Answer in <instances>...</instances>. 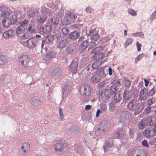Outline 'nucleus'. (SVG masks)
Segmentation results:
<instances>
[{
	"mask_svg": "<svg viewBox=\"0 0 156 156\" xmlns=\"http://www.w3.org/2000/svg\"><path fill=\"white\" fill-rule=\"evenodd\" d=\"M73 30L70 32L68 36V38L72 41H74L80 37V30L82 24H76L72 25Z\"/></svg>",
	"mask_w": 156,
	"mask_h": 156,
	"instance_id": "1",
	"label": "nucleus"
},
{
	"mask_svg": "<svg viewBox=\"0 0 156 156\" xmlns=\"http://www.w3.org/2000/svg\"><path fill=\"white\" fill-rule=\"evenodd\" d=\"M138 95V92L136 90H129L127 89L125 90L123 92L122 104H125L127 101L132 97L134 98Z\"/></svg>",
	"mask_w": 156,
	"mask_h": 156,
	"instance_id": "2",
	"label": "nucleus"
},
{
	"mask_svg": "<svg viewBox=\"0 0 156 156\" xmlns=\"http://www.w3.org/2000/svg\"><path fill=\"white\" fill-rule=\"evenodd\" d=\"M77 42L79 44V50L81 52L85 51L89 44L88 39H86L84 35H82L79 37Z\"/></svg>",
	"mask_w": 156,
	"mask_h": 156,
	"instance_id": "3",
	"label": "nucleus"
},
{
	"mask_svg": "<svg viewBox=\"0 0 156 156\" xmlns=\"http://www.w3.org/2000/svg\"><path fill=\"white\" fill-rule=\"evenodd\" d=\"M154 123L153 121L152 118L150 117L146 118H144L140 121L138 126L140 129H143L147 126H151L153 125Z\"/></svg>",
	"mask_w": 156,
	"mask_h": 156,
	"instance_id": "4",
	"label": "nucleus"
},
{
	"mask_svg": "<svg viewBox=\"0 0 156 156\" xmlns=\"http://www.w3.org/2000/svg\"><path fill=\"white\" fill-rule=\"evenodd\" d=\"M38 40L34 36L31 37L25 41L27 47L29 49H33L36 48L38 45Z\"/></svg>",
	"mask_w": 156,
	"mask_h": 156,
	"instance_id": "5",
	"label": "nucleus"
},
{
	"mask_svg": "<svg viewBox=\"0 0 156 156\" xmlns=\"http://www.w3.org/2000/svg\"><path fill=\"white\" fill-rule=\"evenodd\" d=\"M44 49L46 52L45 60L47 61L50 60L55 55V53L51 48L45 47Z\"/></svg>",
	"mask_w": 156,
	"mask_h": 156,
	"instance_id": "6",
	"label": "nucleus"
},
{
	"mask_svg": "<svg viewBox=\"0 0 156 156\" xmlns=\"http://www.w3.org/2000/svg\"><path fill=\"white\" fill-rule=\"evenodd\" d=\"M65 146H66V144L64 141L61 140L58 141V142L56 143L54 146L55 150L56 151H62V149Z\"/></svg>",
	"mask_w": 156,
	"mask_h": 156,
	"instance_id": "7",
	"label": "nucleus"
},
{
	"mask_svg": "<svg viewBox=\"0 0 156 156\" xmlns=\"http://www.w3.org/2000/svg\"><path fill=\"white\" fill-rule=\"evenodd\" d=\"M52 27L51 25H47L44 27H41L40 28V31L41 34H43L50 35Z\"/></svg>",
	"mask_w": 156,
	"mask_h": 156,
	"instance_id": "8",
	"label": "nucleus"
},
{
	"mask_svg": "<svg viewBox=\"0 0 156 156\" xmlns=\"http://www.w3.org/2000/svg\"><path fill=\"white\" fill-rule=\"evenodd\" d=\"M31 104L33 108H37L42 104V101L37 97H34L32 98Z\"/></svg>",
	"mask_w": 156,
	"mask_h": 156,
	"instance_id": "9",
	"label": "nucleus"
},
{
	"mask_svg": "<svg viewBox=\"0 0 156 156\" xmlns=\"http://www.w3.org/2000/svg\"><path fill=\"white\" fill-rule=\"evenodd\" d=\"M147 90V87H144L141 90L140 92L139 97L141 100H145L148 98Z\"/></svg>",
	"mask_w": 156,
	"mask_h": 156,
	"instance_id": "10",
	"label": "nucleus"
},
{
	"mask_svg": "<svg viewBox=\"0 0 156 156\" xmlns=\"http://www.w3.org/2000/svg\"><path fill=\"white\" fill-rule=\"evenodd\" d=\"M126 133L122 128H119L114 133V135L113 137L115 138H119L120 137L123 136Z\"/></svg>",
	"mask_w": 156,
	"mask_h": 156,
	"instance_id": "11",
	"label": "nucleus"
},
{
	"mask_svg": "<svg viewBox=\"0 0 156 156\" xmlns=\"http://www.w3.org/2000/svg\"><path fill=\"white\" fill-rule=\"evenodd\" d=\"M138 101L134 99L131 100L127 105V108L131 111H134Z\"/></svg>",
	"mask_w": 156,
	"mask_h": 156,
	"instance_id": "12",
	"label": "nucleus"
},
{
	"mask_svg": "<svg viewBox=\"0 0 156 156\" xmlns=\"http://www.w3.org/2000/svg\"><path fill=\"white\" fill-rule=\"evenodd\" d=\"M78 63L76 61L73 60L69 66V69L71 71L77 72L78 69Z\"/></svg>",
	"mask_w": 156,
	"mask_h": 156,
	"instance_id": "13",
	"label": "nucleus"
},
{
	"mask_svg": "<svg viewBox=\"0 0 156 156\" xmlns=\"http://www.w3.org/2000/svg\"><path fill=\"white\" fill-rule=\"evenodd\" d=\"M61 70L58 66H55L52 69L51 72V75L52 76H58L61 75Z\"/></svg>",
	"mask_w": 156,
	"mask_h": 156,
	"instance_id": "14",
	"label": "nucleus"
},
{
	"mask_svg": "<svg viewBox=\"0 0 156 156\" xmlns=\"http://www.w3.org/2000/svg\"><path fill=\"white\" fill-rule=\"evenodd\" d=\"M83 88L84 94L86 96L89 97L90 95L91 91V88L88 84H84L81 87V89Z\"/></svg>",
	"mask_w": 156,
	"mask_h": 156,
	"instance_id": "15",
	"label": "nucleus"
},
{
	"mask_svg": "<svg viewBox=\"0 0 156 156\" xmlns=\"http://www.w3.org/2000/svg\"><path fill=\"white\" fill-rule=\"evenodd\" d=\"M69 42L67 39H64L59 42L57 45V47L60 49L65 48L68 44Z\"/></svg>",
	"mask_w": 156,
	"mask_h": 156,
	"instance_id": "16",
	"label": "nucleus"
},
{
	"mask_svg": "<svg viewBox=\"0 0 156 156\" xmlns=\"http://www.w3.org/2000/svg\"><path fill=\"white\" fill-rule=\"evenodd\" d=\"M144 108V104L141 103H140L138 101L134 111L136 112L139 113L143 110Z\"/></svg>",
	"mask_w": 156,
	"mask_h": 156,
	"instance_id": "17",
	"label": "nucleus"
},
{
	"mask_svg": "<svg viewBox=\"0 0 156 156\" xmlns=\"http://www.w3.org/2000/svg\"><path fill=\"white\" fill-rule=\"evenodd\" d=\"M68 130L72 133H77L80 132V129L77 126L72 125L69 128Z\"/></svg>",
	"mask_w": 156,
	"mask_h": 156,
	"instance_id": "18",
	"label": "nucleus"
},
{
	"mask_svg": "<svg viewBox=\"0 0 156 156\" xmlns=\"http://www.w3.org/2000/svg\"><path fill=\"white\" fill-rule=\"evenodd\" d=\"M113 140L112 138L109 139V140L106 141L105 145L103 146V148L105 152L108 150V149L111 147L113 146Z\"/></svg>",
	"mask_w": 156,
	"mask_h": 156,
	"instance_id": "19",
	"label": "nucleus"
},
{
	"mask_svg": "<svg viewBox=\"0 0 156 156\" xmlns=\"http://www.w3.org/2000/svg\"><path fill=\"white\" fill-rule=\"evenodd\" d=\"M75 47L72 44H69L65 49V51L67 54H72L74 52Z\"/></svg>",
	"mask_w": 156,
	"mask_h": 156,
	"instance_id": "20",
	"label": "nucleus"
},
{
	"mask_svg": "<svg viewBox=\"0 0 156 156\" xmlns=\"http://www.w3.org/2000/svg\"><path fill=\"white\" fill-rule=\"evenodd\" d=\"M105 68L104 66L100 68L98 70L96 73H95L97 75H98L101 79L104 78L106 76L104 73V69Z\"/></svg>",
	"mask_w": 156,
	"mask_h": 156,
	"instance_id": "21",
	"label": "nucleus"
},
{
	"mask_svg": "<svg viewBox=\"0 0 156 156\" xmlns=\"http://www.w3.org/2000/svg\"><path fill=\"white\" fill-rule=\"evenodd\" d=\"M21 149L24 153L28 152L30 150V145L27 142H25L22 144Z\"/></svg>",
	"mask_w": 156,
	"mask_h": 156,
	"instance_id": "22",
	"label": "nucleus"
},
{
	"mask_svg": "<svg viewBox=\"0 0 156 156\" xmlns=\"http://www.w3.org/2000/svg\"><path fill=\"white\" fill-rule=\"evenodd\" d=\"M60 20V18H57L54 16L50 20L51 24L55 27H56L58 25Z\"/></svg>",
	"mask_w": 156,
	"mask_h": 156,
	"instance_id": "23",
	"label": "nucleus"
},
{
	"mask_svg": "<svg viewBox=\"0 0 156 156\" xmlns=\"http://www.w3.org/2000/svg\"><path fill=\"white\" fill-rule=\"evenodd\" d=\"M41 12L43 14V15H44L45 16L47 17L49 16L51 13V10L48 8L43 7L41 9Z\"/></svg>",
	"mask_w": 156,
	"mask_h": 156,
	"instance_id": "24",
	"label": "nucleus"
},
{
	"mask_svg": "<svg viewBox=\"0 0 156 156\" xmlns=\"http://www.w3.org/2000/svg\"><path fill=\"white\" fill-rule=\"evenodd\" d=\"M105 57V55L102 53L96 52L92 55L93 58L95 60L101 59Z\"/></svg>",
	"mask_w": 156,
	"mask_h": 156,
	"instance_id": "25",
	"label": "nucleus"
},
{
	"mask_svg": "<svg viewBox=\"0 0 156 156\" xmlns=\"http://www.w3.org/2000/svg\"><path fill=\"white\" fill-rule=\"evenodd\" d=\"M154 86H149L147 88V92L148 94V98L153 96L156 92V90L154 89Z\"/></svg>",
	"mask_w": 156,
	"mask_h": 156,
	"instance_id": "26",
	"label": "nucleus"
},
{
	"mask_svg": "<svg viewBox=\"0 0 156 156\" xmlns=\"http://www.w3.org/2000/svg\"><path fill=\"white\" fill-rule=\"evenodd\" d=\"M118 89V88L111 86L109 88L106 89L105 91H107L109 94L112 96L116 92Z\"/></svg>",
	"mask_w": 156,
	"mask_h": 156,
	"instance_id": "27",
	"label": "nucleus"
},
{
	"mask_svg": "<svg viewBox=\"0 0 156 156\" xmlns=\"http://www.w3.org/2000/svg\"><path fill=\"white\" fill-rule=\"evenodd\" d=\"M67 16L68 17L71 23L75 22V21L77 18V16L73 13L69 12L66 14Z\"/></svg>",
	"mask_w": 156,
	"mask_h": 156,
	"instance_id": "28",
	"label": "nucleus"
},
{
	"mask_svg": "<svg viewBox=\"0 0 156 156\" xmlns=\"http://www.w3.org/2000/svg\"><path fill=\"white\" fill-rule=\"evenodd\" d=\"M131 81H130L129 80L126 79V78L124 77L122 80V82L125 87L126 90L128 89L131 85Z\"/></svg>",
	"mask_w": 156,
	"mask_h": 156,
	"instance_id": "29",
	"label": "nucleus"
},
{
	"mask_svg": "<svg viewBox=\"0 0 156 156\" xmlns=\"http://www.w3.org/2000/svg\"><path fill=\"white\" fill-rule=\"evenodd\" d=\"M9 18L4 19L2 21L3 26L5 27L8 28L12 25V23L9 21Z\"/></svg>",
	"mask_w": 156,
	"mask_h": 156,
	"instance_id": "30",
	"label": "nucleus"
},
{
	"mask_svg": "<svg viewBox=\"0 0 156 156\" xmlns=\"http://www.w3.org/2000/svg\"><path fill=\"white\" fill-rule=\"evenodd\" d=\"M122 94H121L120 92L118 91L114 94V99L117 102H119L122 99Z\"/></svg>",
	"mask_w": 156,
	"mask_h": 156,
	"instance_id": "31",
	"label": "nucleus"
},
{
	"mask_svg": "<svg viewBox=\"0 0 156 156\" xmlns=\"http://www.w3.org/2000/svg\"><path fill=\"white\" fill-rule=\"evenodd\" d=\"M22 57L23 59L25 62V63L24 64L23 66L25 67H28L29 66L28 62H30V58L27 55H25L20 57V58Z\"/></svg>",
	"mask_w": 156,
	"mask_h": 156,
	"instance_id": "32",
	"label": "nucleus"
},
{
	"mask_svg": "<svg viewBox=\"0 0 156 156\" xmlns=\"http://www.w3.org/2000/svg\"><path fill=\"white\" fill-rule=\"evenodd\" d=\"M101 80V79L95 73L91 78V81L95 84L100 81Z\"/></svg>",
	"mask_w": 156,
	"mask_h": 156,
	"instance_id": "33",
	"label": "nucleus"
},
{
	"mask_svg": "<svg viewBox=\"0 0 156 156\" xmlns=\"http://www.w3.org/2000/svg\"><path fill=\"white\" fill-rule=\"evenodd\" d=\"M61 22L64 25H68L71 23L68 17L67 16L66 14L61 20Z\"/></svg>",
	"mask_w": 156,
	"mask_h": 156,
	"instance_id": "34",
	"label": "nucleus"
},
{
	"mask_svg": "<svg viewBox=\"0 0 156 156\" xmlns=\"http://www.w3.org/2000/svg\"><path fill=\"white\" fill-rule=\"evenodd\" d=\"M120 83V81L119 79H116L111 82V83L112 84V86H114V87H116L117 88H118Z\"/></svg>",
	"mask_w": 156,
	"mask_h": 156,
	"instance_id": "35",
	"label": "nucleus"
},
{
	"mask_svg": "<svg viewBox=\"0 0 156 156\" xmlns=\"http://www.w3.org/2000/svg\"><path fill=\"white\" fill-rule=\"evenodd\" d=\"M9 19V21L12 23V25H14L16 22L17 16L13 14L12 15Z\"/></svg>",
	"mask_w": 156,
	"mask_h": 156,
	"instance_id": "36",
	"label": "nucleus"
},
{
	"mask_svg": "<svg viewBox=\"0 0 156 156\" xmlns=\"http://www.w3.org/2000/svg\"><path fill=\"white\" fill-rule=\"evenodd\" d=\"M100 37L99 35L95 33L90 35V39L92 40L97 41L99 39Z\"/></svg>",
	"mask_w": 156,
	"mask_h": 156,
	"instance_id": "37",
	"label": "nucleus"
},
{
	"mask_svg": "<svg viewBox=\"0 0 156 156\" xmlns=\"http://www.w3.org/2000/svg\"><path fill=\"white\" fill-rule=\"evenodd\" d=\"M64 10L61 7L60 8V10L57 12H56L54 16L57 17V18H60V17L62 16L63 15Z\"/></svg>",
	"mask_w": 156,
	"mask_h": 156,
	"instance_id": "38",
	"label": "nucleus"
},
{
	"mask_svg": "<svg viewBox=\"0 0 156 156\" xmlns=\"http://www.w3.org/2000/svg\"><path fill=\"white\" fill-rule=\"evenodd\" d=\"M46 20V17L42 15L39 16L38 19H37V22L40 23H43Z\"/></svg>",
	"mask_w": 156,
	"mask_h": 156,
	"instance_id": "39",
	"label": "nucleus"
},
{
	"mask_svg": "<svg viewBox=\"0 0 156 156\" xmlns=\"http://www.w3.org/2000/svg\"><path fill=\"white\" fill-rule=\"evenodd\" d=\"M104 94L105 96L104 99V100L106 102L109 101H110L112 95L109 94L107 91H105Z\"/></svg>",
	"mask_w": 156,
	"mask_h": 156,
	"instance_id": "40",
	"label": "nucleus"
},
{
	"mask_svg": "<svg viewBox=\"0 0 156 156\" xmlns=\"http://www.w3.org/2000/svg\"><path fill=\"white\" fill-rule=\"evenodd\" d=\"M25 31V29H23L19 27H17L16 30V33L19 35L24 33Z\"/></svg>",
	"mask_w": 156,
	"mask_h": 156,
	"instance_id": "41",
	"label": "nucleus"
},
{
	"mask_svg": "<svg viewBox=\"0 0 156 156\" xmlns=\"http://www.w3.org/2000/svg\"><path fill=\"white\" fill-rule=\"evenodd\" d=\"M12 30H9L8 31H6L4 32V34L3 36L5 38H8L10 37L11 36H12Z\"/></svg>",
	"mask_w": 156,
	"mask_h": 156,
	"instance_id": "42",
	"label": "nucleus"
},
{
	"mask_svg": "<svg viewBox=\"0 0 156 156\" xmlns=\"http://www.w3.org/2000/svg\"><path fill=\"white\" fill-rule=\"evenodd\" d=\"M100 108L101 111L105 112L107 110V106L106 104L101 103L100 105Z\"/></svg>",
	"mask_w": 156,
	"mask_h": 156,
	"instance_id": "43",
	"label": "nucleus"
},
{
	"mask_svg": "<svg viewBox=\"0 0 156 156\" xmlns=\"http://www.w3.org/2000/svg\"><path fill=\"white\" fill-rule=\"evenodd\" d=\"M69 29L67 27H65L61 29L62 33L64 36L66 35L69 32Z\"/></svg>",
	"mask_w": 156,
	"mask_h": 156,
	"instance_id": "44",
	"label": "nucleus"
},
{
	"mask_svg": "<svg viewBox=\"0 0 156 156\" xmlns=\"http://www.w3.org/2000/svg\"><path fill=\"white\" fill-rule=\"evenodd\" d=\"M133 42V40L131 38H128L126 41L125 45L126 47H127L129 44L132 43Z\"/></svg>",
	"mask_w": 156,
	"mask_h": 156,
	"instance_id": "45",
	"label": "nucleus"
},
{
	"mask_svg": "<svg viewBox=\"0 0 156 156\" xmlns=\"http://www.w3.org/2000/svg\"><path fill=\"white\" fill-rule=\"evenodd\" d=\"M53 37L52 35H48L47 36L46 40L48 42L51 43L53 42Z\"/></svg>",
	"mask_w": 156,
	"mask_h": 156,
	"instance_id": "46",
	"label": "nucleus"
},
{
	"mask_svg": "<svg viewBox=\"0 0 156 156\" xmlns=\"http://www.w3.org/2000/svg\"><path fill=\"white\" fill-rule=\"evenodd\" d=\"M6 58L4 56L0 54V65L4 64Z\"/></svg>",
	"mask_w": 156,
	"mask_h": 156,
	"instance_id": "47",
	"label": "nucleus"
},
{
	"mask_svg": "<svg viewBox=\"0 0 156 156\" xmlns=\"http://www.w3.org/2000/svg\"><path fill=\"white\" fill-rule=\"evenodd\" d=\"M70 88L69 86L66 85L63 87V89L62 90L63 92H64L65 93H68L69 91Z\"/></svg>",
	"mask_w": 156,
	"mask_h": 156,
	"instance_id": "48",
	"label": "nucleus"
},
{
	"mask_svg": "<svg viewBox=\"0 0 156 156\" xmlns=\"http://www.w3.org/2000/svg\"><path fill=\"white\" fill-rule=\"evenodd\" d=\"M144 56V54L142 53L138 55L136 58H135V62L137 63L139 60H140L142 57Z\"/></svg>",
	"mask_w": 156,
	"mask_h": 156,
	"instance_id": "49",
	"label": "nucleus"
},
{
	"mask_svg": "<svg viewBox=\"0 0 156 156\" xmlns=\"http://www.w3.org/2000/svg\"><path fill=\"white\" fill-rule=\"evenodd\" d=\"M132 35L134 36H138L142 37V36H144V34L143 33L141 32H137L135 33H133Z\"/></svg>",
	"mask_w": 156,
	"mask_h": 156,
	"instance_id": "50",
	"label": "nucleus"
},
{
	"mask_svg": "<svg viewBox=\"0 0 156 156\" xmlns=\"http://www.w3.org/2000/svg\"><path fill=\"white\" fill-rule=\"evenodd\" d=\"M154 102H155V98H152L148 100L147 103V105L149 106L152 104Z\"/></svg>",
	"mask_w": 156,
	"mask_h": 156,
	"instance_id": "51",
	"label": "nucleus"
},
{
	"mask_svg": "<svg viewBox=\"0 0 156 156\" xmlns=\"http://www.w3.org/2000/svg\"><path fill=\"white\" fill-rule=\"evenodd\" d=\"M128 12L129 14H131L132 16H136V12L132 9H129Z\"/></svg>",
	"mask_w": 156,
	"mask_h": 156,
	"instance_id": "52",
	"label": "nucleus"
},
{
	"mask_svg": "<svg viewBox=\"0 0 156 156\" xmlns=\"http://www.w3.org/2000/svg\"><path fill=\"white\" fill-rule=\"evenodd\" d=\"M27 30L30 33H33L34 32L35 30L34 27H32V26L30 25H29L27 29Z\"/></svg>",
	"mask_w": 156,
	"mask_h": 156,
	"instance_id": "53",
	"label": "nucleus"
},
{
	"mask_svg": "<svg viewBox=\"0 0 156 156\" xmlns=\"http://www.w3.org/2000/svg\"><path fill=\"white\" fill-rule=\"evenodd\" d=\"M62 108H60L59 109V113L60 116L61 117L60 120L61 121H63V119H64L63 113V112H62Z\"/></svg>",
	"mask_w": 156,
	"mask_h": 156,
	"instance_id": "54",
	"label": "nucleus"
},
{
	"mask_svg": "<svg viewBox=\"0 0 156 156\" xmlns=\"http://www.w3.org/2000/svg\"><path fill=\"white\" fill-rule=\"evenodd\" d=\"M103 48L102 46H99L96 48L94 50V51L95 52H99L100 51H103Z\"/></svg>",
	"mask_w": 156,
	"mask_h": 156,
	"instance_id": "55",
	"label": "nucleus"
},
{
	"mask_svg": "<svg viewBox=\"0 0 156 156\" xmlns=\"http://www.w3.org/2000/svg\"><path fill=\"white\" fill-rule=\"evenodd\" d=\"M142 144L143 146L146 147H149L148 144L146 140H144L142 141Z\"/></svg>",
	"mask_w": 156,
	"mask_h": 156,
	"instance_id": "56",
	"label": "nucleus"
},
{
	"mask_svg": "<svg viewBox=\"0 0 156 156\" xmlns=\"http://www.w3.org/2000/svg\"><path fill=\"white\" fill-rule=\"evenodd\" d=\"M129 136L131 138H133V137L134 134V131L133 129H131L130 128H129Z\"/></svg>",
	"mask_w": 156,
	"mask_h": 156,
	"instance_id": "57",
	"label": "nucleus"
},
{
	"mask_svg": "<svg viewBox=\"0 0 156 156\" xmlns=\"http://www.w3.org/2000/svg\"><path fill=\"white\" fill-rule=\"evenodd\" d=\"M156 18V9L153 12L151 16V20H153Z\"/></svg>",
	"mask_w": 156,
	"mask_h": 156,
	"instance_id": "58",
	"label": "nucleus"
},
{
	"mask_svg": "<svg viewBox=\"0 0 156 156\" xmlns=\"http://www.w3.org/2000/svg\"><path fill=\"white\" fill-rule=\"evenodd\" d=\"M150 136H152L156 134V131L154 127L152 128H150Z\"/></svg>",
	"mask_w": 156,
	"mask_h": 156,
	"instance_id": "59",
	"label": "nucleus"
},
{
	"mask_svg": "<svg viewBox=\"0 0 156 156\" xmlns=\"http://www.w3.org/2000/svg\"><path fill=\"white\" fill-rule=\"evenodd\" d=\"M86 10L87 12L91 13L92 12L93 10L91 7L88 6L86 8Z\"/></svg>",
	"mask_w": 156,
	"mask_h": 156,
	"instance_id": "60",
	"label": "nucleus"
},
{
	"mask_svg": "<svg viewBox=\"0 0 156 156\" xmlns=\"http://www.w3.org/2000/svg\"><path fill=\"white\" fill-rule=\"evenodd\" d=\"M151 108L149 106H147L144 110V113L145 114H147L150 112Z\"/></svg>",
	"mask_w": 156,
	"mask_h": 156,
	"instance_id": "61",
	"label": "nucleus"
},
{
	"mask_svg": "<svg viewBox=\"0 0 156 156\" xmlns=\"http://www.w3.org/2000/svg\"><path fill=\"white\" fill-rule=\"evenodd\" d=\"M109 109L111 110H114L115 106V104L112 103H110L109 104Z\"/></svg>",
	"mask_w": 156,
	"mask_h": 156,
	"instance_id": "62",
	"label": "nucleus"
},
{
	"mask_svg": "<svg viewBox=\"0 0 156 156\" xmlns=\"http://www.w3.org/2000/svg\"><path fill=\"white\" fill-rule=\"evenodd\" d=\"M29 22V21L27 19H25L23 20V21H22L21 22H20L23 25L25 26H26V25L28 24Z\"/></svg>",
	"mask_w": 156,
	"mask_h": 156,
	"instance_id": "63",
	"label": "nucleus"
},
{
	"mask_svg": "<svg viewBox=\"0 0 156 156\" xmlns=\"http://www.w3.org/2000/svg\"><path fill=\"white\" fill-rule=\"evenodd\" d=\"M48 6L53 9H57V5L54 3L49 4V5H48Z\"/></svg>",
	"mask_w": 156,
	"mask_h": 156,
	"instance_id": "64",
	"label": "nucleus"
}]
</instances>
